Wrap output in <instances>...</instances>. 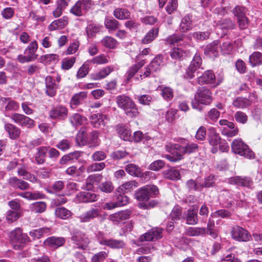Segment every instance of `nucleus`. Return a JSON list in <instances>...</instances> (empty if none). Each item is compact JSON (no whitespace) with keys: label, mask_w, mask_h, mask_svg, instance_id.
Segmentation results:
<instances>
[{"label":"nucleus","mask_w":262,"mask_h":262,"mask_svg":"<svg viewBox=\"0 0 262 262\" xmlns=\"http://www.w3.org/2000/svg\"><path fill=\"white\" fill-rule=\"evenodd\" d=\"M116 102L118 106L123 109L129 117L133 118L138 115V110L129 97L125 95L119 96L116 98Z\"/></svg>","instance_id":"obj_1"},{"label":"nucleus","mask_w":262,"mask_h":262,"mask_svg":"<svg viewBox=\"0 0 262 262\" xmlns=\"http://www.w3.org/2000/svg\"><path fill=\"white\" fill-rule=\"evenodd\" d=\"M212 101V93L205 87L199 88L194 95V101H192V106L194 109H199V104L209 105Z\"/></svg>","instance_id":"obj_2"},{"label":"nucleus","mask_w":262,"mask_h":262,"mask_svg":"<svg viewBox=\"0 0 262 262\" xmlns=\"http://www.w3.org/2000/svg\"><path fill=\"white\" fill-rule=\"evenodd\" d=\"M9 237L13 248L15 250L22 249L25 244L29 241L28 235L23 233L22 230L19 228L12 231L10 233Z\"/></svg>","instance_id":"obj_3"},{"label":"nucleus","mask_w":262,"mask_h":262,"mask_svg":"<svg viewBox=\"0 0 262 262\" xmlns=\"http://www.w3.org/2000/svg\"><path fill=\"white\" fill-rule=\"evenodd\" d=\"M232 151L247 158H254V153L241 139H236L231 143Z\"/></svg>","instance_id":"obj_4"},{"label":"nucleus","mask_w":262,"mask_h":262,"mask_svg":"<svg viewBox=\"0 0 262 262\" xmlns=\"http://www.w3.org/2000/svg\"><path fill=\"white\" fill-rule=\"evenodd\" d=\"M247 9L242 6H236L232 10V13L237 18V22L240 29L244 30L248 28L249 20L246 16Z\"/></svg>","instance_id":"obj_5"},{"label":"nucleus","mask_w":262,"mask_h":262,"mask_svg":"<svg viewBox=\"0 0 262 262\" xmlns=\"http://www.w3.org/2000/svg\"><path fill=\"white\" fill-rule=\"evenodd\" d=\"M73 243L77 246V248L83 250L86 249L90 243L87 236L82 232H74L71 237Z\"/></svg>","instance_id":"obj_6"},{"label":"nucleus","mask_w":262,"mask_h":262,"mask_svg":"<svg viewBox=\"0 0 262 262\" xmlns=\"http://www.w3.org/2000/svg\"><path fill=\"white\" fill-rule=\"evenodd\" d=\"M232 238L239 242H247L251 238L250 233L245 229L240 226H235L231 230Z\"/></svg>","instance_id":"obj_7"},{"label":"nucleus","mask_w":262,"mask_h":262,"mask_svg":"<svg viewBox=\"0 0 262 262\" xmlns=\"http://www.w3.org/2000/svg\"><path fill=\"white\" fill-rule=\"evenodd\" d=\"M202 64V59L200 55L195 54L186 71L185 77L186 79H191L194 76V73Z\"/></svg>","instance_id":"obj_8"},{"label":"nucleus","mask_w":262,"mask_h":262,"mask_svg":"<svg viewBox=\"0 0 262 262\" xmlns=\"http://www.w3.org/2000/svg\"><path fill=\"white\" fill-rule=\"evenodd\" d=\"M228 182L229 184L251 188L253 184L252 179L247 176H235L230 178Z\"/></svg>","instance_id":"obj_9"},{"label":"nucleus","mask_w":262,"mask_h":262,"mask_svg":"<svg viewBox=\"0 0 262 262\" xmlns=\"http://www.w3.org/2000/svg\"><path fill=\"white\" fill-rule=\"evenodd\" d=\"M163 58L161 56H157L151 61L149 65L146 68V71L143 75H140L141 79H142V76L144 77H147L152 72H157L161 69V66L163 62Z\"/></svg>","instance_id":"obj_10"},{"label":"nucleus","mask_w":262,"mask_h":262,"mask_svg":"<svg viewBox=\"0 0 262 262\" xmlns=\"http://www.w3.org/2000/svg\"><path fill=\"white\" fill-rule=\"evenodd\" d=\"M162 230L160 228H152L147 233L140 237L141 242L154 241L158 240L162 237Z\"/></svg>","instance_id":"obj_11"},{"label":"nucleus","mask_w":262,"mask_h":262,"mask_svg":"<svg viewBox=\"0 0 262 262\" xmlns=\"http://www.w3.org/2000/svg\"><path fill=\"white\" fill-rule=\"evenodd\" d=\"M107 120V116L101 113L94 114L91 116V123L96 128L104 126Z\"/></svg>","instance_id":"obj_12"},{"label":"nucleus","mask_w":262,"mask_h":262,"mask_svg":"<svg viewBox=\"0 0 262 262\" xmlns=\"http://www.w3.org/2000/svg\"><path fill=\"white\" fill-rule=\"evenodd\" d=\"M68 111L63 106L54 107L50 112V117L52 119H64L68 116Z\"/></svg>","instance_id":"obj_13"},{"label":"nucleus","mask_w":262,"mask_h":262,"mask_svg":"<svg viewBox=\"0 0 262 262\" xmlns=\"http://www.w3.org/2000/svg\"><path fill=\"white\" fill-rule=\"evenodd\" d=\"M65 242V238L62 237L51 236L45 241V244L52 248L57 249L63 246Z\"/></svg>","instance_id":"obj_14"},{"label":"nucleus","mask_w":262,"mask_h":262,"mask_svg":"<svg viewBox=\"0 0 262 262\" xmlns=\"http://www.w3.org/2000/svg\"><path fill=\"white\" fill-rule=\"evenodd\" d=\"M99 243L101 245H105L113 249L122 248L125 246L123 241L114 239L103 238L100 239Z\"/></svg>","instance_id":"obj_15"},{"label":"nucleus","mask_w":262,"mask_h":262,"mask_svg":"<svg viewBox=\"0 0 262 262\" xmlns=\"http://www.w3.org/2000/svg\"><path fill=\"white\" fill-rule=\"evenodd\" d=\"M116 130L120 137L124 141H130L132 139L131 132L127 126L119 124L116 126Z\"/></svg>","instance_id":"obj_16"},{"label":"nucleus","mask_w":262,"mask_h":262,"mask_svg":"<svg viewBox=\"0 0 262 262\" xmlns=\"http://www.w3.org/2000/svg\"><path fill=\"white\" fill-rule=\"evenodd\" d=\"M192 27L191 16L187 15L182 18L179 26V30L182 33H186L190 31L192 29Z\"/></svg>","instance_id":"obj_17"},{"label":"nucleus","mask_w":262,"mask_h":262,"mask_svg":"<svg viewBox=\"0 0 262 262\" xmlns=\"http://www.w3.org/2000/svg\"><path fill=\"white\" fill-rule=\"evenodd\" d=\"M87 93L81 92L75 94L72 98L70 101V106L72 109L76 108L86 98Z\"/></svg>","instance_id":"obj_18"},{"label":"nucleus","mask_w":262,"mask_h":262,"mask_svg":"<svg viewBox=\"0 0 262 262\" xmlns=\"http://www.w3.org/2000/svg\"><path fill=\"white\" fill-rule=\"evenodd\" d=\"M252 104V101L247 98L238 97L236 98L232 102L233 106L237 108L244 109Z\"/></svg>","instance_id":"obj_19"},{"label":"nucleus","mask_w":262,"mask_h":262,"mask_svg":"<svg viewBox=\"0 0 262 262\" xmlns=\"http://www.w3.org/2000/svg\"><path fill=\"white\" fill-rule=\"evenodd\" d=\"M5 128L11 139H17L19 137L21 130L15 125L11 123H6L5 125Z\"/></svg>","instance_id":"obj_20"},{"label":"nucleus","mask_w":262,"mask_h":262,"mask_svg":"<svg viewBox=\"0 0 262 262\" xmlns=\"http://www.w3.org/2000/svg\"><path fill=\"white\" fill-rule=\"evenodd\" d=\"M99 211L98 209L91 208L86 212L82 214L79 219L81 222H88L99 216Z\"/></svg>","instance_id":"obj_21"},{"label":"nucleus","mask_w":262,"mask_h":262,"mask_svg":"<svg viewBox=\"0 0 262 262\" xmlns=\"http://www.w3.org/2000/svg\"><path fill=\"white\" fill-rule=\"evenodd\" d=\"M9 183L11 186L14 188H19L25 190L29 188V184L24 181L17 179L15 177H11L9 180Z\"/></svg>","instance_id":"obj_22"},{"label":"nucleus","mask_w":262,"mask_h":262,"mask_svg":"<svg viewBox=\"0 0 262 262\" xmlns=\"http://www.w3.org/2000/svg\"><path fill=\"white\" fill-rule=\"evenodd\" d=\"M114 71V68L112 66H108L103 68L99 72L92 74L91 78L93 80H100L102 78L106 77L111 72Z\"/></svg>","instance_id":"obj_23"},{"label":"nucleus","mask_w":262,"mask_h":262,"mask_svg":"<svg viewBox=\"0 0 262 262\" xmlns=\"http://www.w3.org/2000/svg\"><path fill=\"white\" fill-rule=\"evenodd\" d=\"M114 71V68L112 66H108L103 68L99 72L92 74L91 78L93 80H100L102 78L106 77L111 72Z\"/></svg>","instance_id":"obj_24"},{"label":"nucleus","mask_w":262,"mask_h":262,"mask_svg":"<svg viewBox=\"0 0 262 262\" xmlns=\"http://www.w3.org/2000/svg\"><path fill=\"white\" fill-rule=\"evenodd\" d=\"M219 43L218 40H214L208 45L204 49L205 54L210 57H216L217 55V45Z\"/></svg>","instance_id":"obj_25"},{"label":"nucleus","mask_w":262,"mask_h":262,"mask_svg":"<svg viewBox=\"0 0 262 262\" xmlns=\"http://www.w3.org/2000/svg\"><path fill=\"white\" fill-rule=\"evenodd\" d=\"M185 219L187 224L196 225L198 223L197 211L192 209H188Z\"/></svg>","instance_id":"obj_26"},{"label":"nucleus","mask_w":262,"mask_h":262,"mask_svg":"<svg viewBox=\"0 0 262 262\" xmlns=\"http://www.w3.org/2000/svg\"><path fill=\"white\" fill-rule=\"evenodd\" d=\"M67 17H62L53 21L49 26L50 31L59 30L63 28L68 24Z\"/></svg>","instance_id":"obj_27"},{"label":"nucleus","mask_w":262,"mask_h":262,"mask_svg":"<svg viewBox=\"0 0 262 262\" xmlns=\"http://www.w3.org/2000/svg\"><path fill=\"white\" fill-rule=\"evenodd\" d=\"M208 138L210 144L213 146L218 145L220 143L221 138L214 127L209 128Z\"/></svg>","instance_id":"obj_28"},{"label":"nucleus","mask_w":262,"mask_h":262,"mask_svg":"<svg viewBox=\"0 0 262 262\" xmlns=\"http://www.w3.org/2000/svg\"><path fill=\"white\" fill-rule=\"evenodd\" d=\"M24 53L25 55H19L17 57L18 61L21 63L34 60L37 57V55L35 54V52L32 53L31 50L26 49Z\"/></svg>","instance_id":"obj_29"},{"label":"nucleus","mask_w":262,"mask_h":262,"mask_svg":"<svg viewBox=\"0 0 262 262\" xmlns=\"http://www.w3.org/2000/svg\"><path fill=\"white\" fill-rule=\"evenodd\" d=\"M182 146L178 144H168L166 146V150L170 152L172 155L174 156L176 158L178 157H181V160L183 159V156L185 154L181 151Z\"/></svg>","instance_id":"obj_30"},{"label":"nucleus","mask_w":262,"mask_h":262,"mask_svg":"<svg viewBox=\"0 0 262 262\" xmlns=\"http://www.w3.org/2000/svg\"><path fill=\"white\" fill-rule=\"evenodd\" d=\"M129 214L126 211H121L110 215L109 219L113 222L119 223L129 217Z\"/></svg>","instance_id":"obj_31"},{"label":"nucleus","mask_w":262,"mask_h":262,"mask_svg":"<svg viewBox=\"0 0 262 262\" xmlns=\"http://www.w3.org/2000/svg\"><path fill=\"white\" fill-rule=\"evenodd\" d=\"M159 29L155 28L150 29L142 39L143 44H148L153 41L158 35Z\"/></svg>","instance_id":"obj_32"},{"label":"nucleus","mask_w":262,"mask_h":262,"mask_svg":"<svg viewBox=\"0 0 262 262\" xmlns=\"http://www.w3.org/2000/svg\"><path fill=\"white\" fill-rule=\"evenodd\" d=\"M85 168L84 166L77 168L75 166H72L68 168L66 173L73 177H79L84 173Z\"/></svg>","instance_id":"obj_33"},{"label":"nucleus","mask_w":262,"mask_h":262,"mask_svg":"<svg viewBox=\"0 0 262 262\" xmlns=\"http://www.w3.org/2000/svg\"><path fill=\"white\" fill-rule=\"evenodd\" d=\"M77 196L82 202H92L97 200L98 196L95 193L90 192H80Z\"/></svg>","instance_id":"obj_34"},{"label":"nucleus","mask_w":262,"mask_h":262,"mask_svg":"<svg viewBox=\"0 0 262 262\" xmlns=\"http://www.w3.org/2000/svg\"><path fill=\"white\" fill-rule=\"evenodd\" d=\"M138 186V183L134 180L128 181L122 184L118 188V191L119 192H127L137 188Z\"/></svg>","instance_id":"obj_35"},{"label":"nucleus","mask_w":262,"mask_h":262,"mask_svg":"<svg viewBox=\"0 0 262 262\" xmlns=\"http://www.w3.org/2000/svg\"><path fill=\"white\" fill-rule=\"evenodd\" d=\"M113 14L117 19L121 20L128 19L130 16V13L128 10L120 8L115 9Z\"/></svg>","instance_id":"obj_36"},{"label":"nucleus","mask_w":262,"mask_h":262,"mask_svg":"<svg viewBox=\"0 0 262 262\" xmlns=\"http://www.w3.org/2000/svg\"><path fill=\"white\" fill-rule=\"evenodd\" d=\"M186 234L191 236H197L200 235H204L208 233L206 228L199 227H189L186 230Z\"/></svg>","instance_id":"obj_37"},{"label":"nucleus","mask_w":262,"mask_h":262,"mask_svg":"<svg viewBox=\"0 0 262 262\" xmlns=\"http://www.w3.org/2000/svg\"><path fill=\"white\" fill-rule=\"evenodd\" d=\"M104 23L105 28L109 31L117 30L120 27L119 21L113 18H106Z\"/></svg>","instance_id":"obj_38"},{"label":"nucleus","mask_w":262,"mask_h":262,"mask_svg":"<svg viewBox=\"0 0 262 262\" xmlns=\"http://www.w3.org/2000/svg\"><path fill=\"white\" fill-rule=\"evenodd\" d=\"M170 55L172 59L181 60V59L186 57L188 53L187 52L181 48H174L171 50Z\"/></svg>","instance_id":"obj_39"},{"label":"nucleus","mask_w":262,"mask_h":262,"mask_svg":"<svg viewBox=\"0 0 262 262\" xmlns=\"http://www.w3.org/2000/svg\"><path fill=\"white\" fill-rule=\"evenodd\" d=\"M145 61L144 60H141L139 61L137 63L134 64L133 66L130 67L127 72V80L129 81L132 79L134 76L135 74L138 71V70L144 66Z\"/></svg>","instance_id":"obj_40"},{"label":"nucleus","mask_w":262,"mask_h":262,"mask_svg":"<svg viewBox=\"0 0 262 262\" xmlns=\"http://www.w3.org/2000/svg\"><path fill=\"white\" fill-rule=\"evenodd\" d=\"M249 62L252 67L262 64V54L259 52H254L249 56Z\"/></svg>","instance_id":"obj_41"},{"label":"nucleus","mask_w":262,"mask_h":262,"mask_svg":"<svg viewBox=\"0 0 262 262\" xmlns=\"http://www.w3.org/2000/svg\"><path fill=\"white\" fill-rule=\"evenodd\" d=\"M163 174L165 178L173 181L178 180L180 179L179 171L173 168H170L163 171Z\"/></svg>","instance_id":"obj_42"},{"label":"nucleus","mask_w":262,"mask_h":262,"mask_svg":"<svg viewBox=\"0 0 262 262\" xmlns=\"http://www.w3.org/2000/svg\"><path fill=\"white\" fill-rule=\"evenodd\" d=\"M48 150V148L47 147H40L37 149L35 159L38 164H42L44 163Z\"/></svg>","instance_id":"obj_43"},{"label":"nucleus","mask_w":262,"mask_h":262,"mask_svg":"<svg viewBox=\"0 0 262 262\" xmlns=\"http://www.w3.org/2000/svg\"><path fill=\"white\" fill-rule=\"evenodd\" d=\"M126 171L130 175L135 177H139L142 173L141 169L136 165L129 164L125 166Z\"/></svg>","instance_id":"obj_44"},{"label":"nucleus","mask_w":262,"mask_h":262,"mask_svg":"<svg viewBox=\"0 0 262 262\" xmlns=\"http://www.w3.org/2000/svg\"><path fill=\"white\" fill-rule=\"evenodd\" d=\"M0 100L3 103L8 101V104L5 106L6 111H16L19 109V104L15 101L11 100L10 98H1Z\"/></svg>","instance_id":"obj_45"},{"label":"nucleus","mask_w":262,"mask_h":262,"mask_svg":"<svg viewBox=\"0 0 262 262\" xmlns=\"http://www.w3.org/2000/svg\"><path fill=\"white\" fill-rule=\"evenodd\" d=\"M47 208L46 203L44 202H37L31 204L30 209L32 211L37 213L43 212Z\"/></svg>","instance_id":"obj_46"},{"label":"nucleus","mask_w":262,"mask_h":262,"mask_svg":"<svg viewBox=\"0 0 262 262\" xmlns=\"http://www.w3.org/2000/svg\"><path fill=\"white\" fill-rule=\"evenodd\" d=\"M55 213L57 217L62 220L69 219L72 215L71 212L64 207L57 208Z\"/></svg>","instance_id":"obj_47"},{"label":"nucleus","mask_w":262,"mask_h":262,"mask_svg":"<svg viewBox=\"0 0 262 262\" xmlns=\"http://www.w3.org/2000/svg\"><path fill=\"white\" fill-rule=\"evenodd\" d=\"M86 121V118L79 114H74L70 118V122L74 126L83 124Z\"/></svg>","instance_id":"obj_48"},{"label":"nucleus","mask_w":262,"mask_h":262,"mask_svg":"<svg viewBox=\"0 0 262 262\" xmlns=\"http://www.w3.org/2000/svg\"><path fill=\"white\" fill-rule=\"evenodd\" d=\"M90 64V63L88 60L83 63L77 71L76 76L78 78H82L87 75L89 71Z\"/></svg>","instance_id":"obj_49"},{"label":"nucleus","mask_w":262,"mask_h":262,"mask_svg":"<svg viewBox=\"0 0 262 262\" xmlns=\"http://www.w3.org/2000/svg\"><path fill=\"white\" fill-rule=\"evenodd\" d=\"M41 60L46 64L53 63L59 60V56L56 54H46L41 56Z\"/></svg>","instance_id":"obj_50"},{"label":"nucleus","mask_w":262,"mask_h":262,"mask_svg":"<svg viewBox=\"0 0 262 262\" xmlns=\"http://www.w3.org/2000/svg\"><path fill=\"white\" fill-rule=\"evenodd\" d=\"M89 63L96 64H103L108 62L107 57L104 54H100L94 57L91 60H88Z\"/></svg>","instance_id":"obj_51"},{"label":"nucleus","mask_w":262,"mask_h":262,"mask_svg":"<svg viewBox=\"0 0 262 262\" xmlns=\"http://www.w3.org/2000/svg\"><path fill=\"white\" fill-rule=\"evenodd\" d=\"M136 198L140 201H147L150 196L145 187L139 189L135 194Z\"/></svg>","instance_id":"obj_52"},{"label":"nucleus","mask_w":262,"mask_h":262,"mask_svg":"<svg viewBox=\"0 0 262 262\" xmlns=\"http://www.w3.org/2000/svg\"><path fill=\"white\" fill-rule=\"evenodd\" d=\"M215 79L214 74L212 71L208 70L199 77V82H210Z\"/></svg>","instance_id":"obj_53"},{"label":"nucleus","mask_w":262,"mask_h":262,"mask_svg":"<svg viewBox=\"0 0 262 262\" xmlns=\"http://www.w3.org/2000/svg\"><path fill=\"white\" fill-rule=\"evenodd\" d=\"M105 167V164L104 162L95 163L89 165L86 168V171L89 173L99 171L103 170Z\"/></svg>","instance_id":"obj_54"},{"label":"nucleus","mask_w":262,"mask_h":262,"mask_svg":"<svg viewBox=\"0 0 262 262\" xmlns=\"http://www.w3.org/2000/svg\"><path fill=\"white\" fill-rule=\"evenodd\" d=\"M101 42L103 46L110 49L114 48L117 44V41L114 38L110 36L104 37Z\"/></svg>","instance_id":"obj_55"},{"label":"nucleus","mask_w":262,"mask_h":262,"mask_svg":"<svg viewBox=\"0 0 262 262\" xmlns=\"http://www.w3.org/2000/svg\"><path fill=\"white\" fill-rule=\"evenodd\" d=\"M234 118L236 122L244 124L247 122L248 117L244 112L237 111L234 114Z\"/></svg>","instance_id":"obj_56"},{"label":"nucleus","mask_w":262,"mask_h":262,"mask_svg":"<svg viewBox=\"0 0 262 262\" xmlns=\"http://www.w3.org/2000/svg\"><path fill=\"white\" fill-rule=\"evenodd\" d=\"M99 30L98 26L92 24H89L86 28V32L89 37H93Z\"/></svg>","instance_id":"obj_57"},{"label":"nucleus","mask_w":262,"mask_h":262,"mask_svg":"<svg viewBox=\"0 0 262 262\" xmlns=\"http://www.w3.org/2000/svg\"><path fill=\"white\" fill-rule=\"evenodd\" d=\"M198 148V145L193 143H189L185 146H182L181 151L185 154H191L195 151Z\"/></svg>","instance_id":"obj_58"},{"label":"nucleus","mask_w":262,"mask_h":262,"mask_svg":"<svg viewBox=\"0 0 262 262\" xmlns=\"http://www.w3.org/2000/svg\"><path fill=\"white\" fill-rule=\"evenodd\" d=\"M76 61V58L73 57L70 58H64L62 61L61 68L68 70L70 69Z\"/></svg>","instance_id":"obj_59"},{"label":"nucleus","mask_w":262,"mask_h":262,"mask_svg":"<svg viewBox=\"0 0 262 262\" xmlns=\"http://www.w3.org/2000/svg\"><path fill=\"white\" fill-rule=\"evenodd\" d=\"M20 216V213L11 210H8L6 213V219L9 223L16 221Z\"/></svg>","instance_id":"obj_60"},{"label":"nucleus","mask_w":262,"mask_h":262,"mask_svg":"<svg viewBox=\"0 0 262 262\" xmlns=\"http://www.w3.org/2000/svg\"><path fill=\"white\" fill-rule=\"evenodd\" d=\"M57 89V85L55 83H46V94L52 97L55 95Z\"/></svg>","instance_id":"obj_61"},{"label":"nucleus","mask_w":262,"mask_h":262,"mask_svg":"<svg viewBox=\"0 0 262 262\" xmlns=\"http://www.w3.org/2000/svg\"><path fill=\"white\" fill-rule=\"evenodd\" d=\"M100 189L105 193H110L114 189L113 184L110 181L102 183L99 186Z\"/></svg>","instance_id":"obj_62"},{"label":"nucleus","mask_w":262,"mask_h":262,"mask_svg":"<svg viewBox=\"0 0 262 262\" xmlns=\"http://www.w3.org/2000/svg\"><path fill=\"white\" fill-rule=\"evenodd\" d=\"M79 4V2L77 1L70 10L71 13L77 16H81L84 14Z\"/></svg>","instance_id":"obj_63"},{"label":"nucleus","mask_w":262,"mask_h":262,"mask_svg":"<svg viewBox=\"0 0 262 262\" xmlns=\"http://www.w3.org/2000/svg\"><path fill=\"white\" fill-rule=\"evenodd\" d=\"M107 253L105 251H101L95 254L92 258L93 262H102L107 257Z\"/></svg>","instance_id":"obj_64"}]
</instances>
